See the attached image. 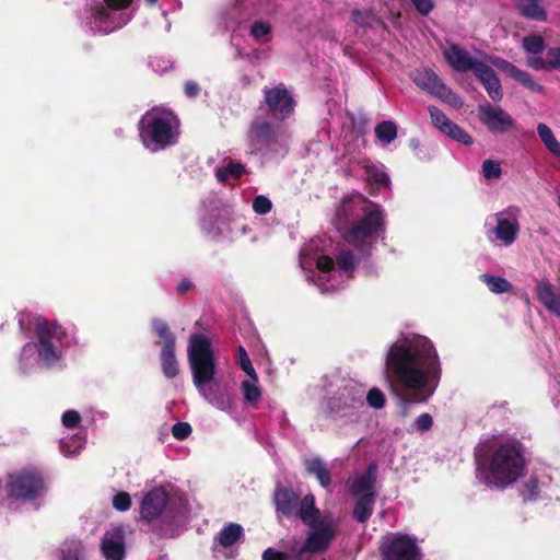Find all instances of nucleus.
Instances as JSON below:
<instances>
[{
  "mask_svg": "<svg viewBox=\"0 0 560 560\" xmlns=\"http://www.w3.org/2000/svg\"><path fill=\"white\" fill-rule=\"evenodd\" d=\"M375 493L362 494L354 504L352 516L359 523H366L371 517L375 503Z\"/></svg>",
  "mask_w": 560,
  "mask_h": 560,
  "instance_id": "nucleus-25",
  "label": "nucleus"
},
{
  "mask_svg": "<svg viewBox=\"0 0 560 560\" xmlns=\"http://www.w3.org/2000/svg\"><path fill=\"white\" fill-rule=\"evenodd\" d=\"M96 18H98L101 21L106 20L108 18V11L107 8L101 5L96 10Z\"/></svg>",
  "mask_w": 560,
  "mask_h": 560,
  "instance_id": "nucleus-62",
  "label": "nucleus"
},
{
  "mask_svg": "<svg viewBox=\"0 0 560 560\" xmlns=\"http://www.w3.org/2000/svg\"><path fill=\"white\" fill-rule=\"evenodd\" d=\"M377 478V465L375 463H371L365 471L358 476L352 485L351 492L354 495L364 494V493H375Z\"/></svg>",
  "mask_w": 560,
  "mask_h": 560,
  "instance_id": "nucleus-23",
  "label": "nucleus"
},
{
  "mask_svg": "<svg viewBox=\"0 0 560 560\" xmlns=\"http://www.w3.org/2000/svg\"><path fill=\"white\" fill-rule=\"evenodd\" d=\"M387 380L408 415L412 404H423L433 395L442 375L439 354L432 341L423 336L394 342L385 361Z\"/></svg>",
  "mask_w": 560,
  "mask_h": 560,
  "instance_id": "nucleus-1",
  "label": "nucleus"
},
{
  "mask_svg": "<svg viewBox=\"0 0 560 560\" xmlns=\"http://www.w3.org/2000/svg\"><path fill=\"white\" fill-rule=\"evenodd\" d=\"M179 120L171 110L154 107L138 125L142 144L150 151L164 150L177 142Z\"/></svg>",
  "mask_w": 560,
  "mask_h": 560,
  "instance_id": "nucleus-3",
  "label": "nucleus"
},
{
  "mask_svg": "<svg viewBox=\"0 0 560 560\" xmlns=\"http://www.w3.org/2000/svg\"><path fill=\"white\" fill-rule=\"evenodd\" d=\"M271 209H272V202L268 197H266L264 195H259L254 198L253 210L257 214H267L271 211Z\"/></svg>",
  "mask_w": 560,
  "mask_h": 560,
  "instance_id": "nucleus-47",
  "label": "nucleus"
},
{
  "mask_svg": "<svg viewBox=\"0 0 560 560\" xmlns=\"http://www.w3.org/2000/svg\"><path fill=\"white\" fill-rule=\"evenodd\" d=\"M374 20L375 15L371 10H354L352 12V21L361 27L371 26Z\"/></svg>",
  "mask_w": 560,
  "mask_h": 560,
  "instance_id": "nucleus-45",
  "label": "nucleus"
},
{
  "mask_svg": "<svg viewBox=\"0 0 560 560\" xmlns=\"http://www.w3.org/2000/svg\"><path fill=\"white\" fill-rule=\"evenodd\" d=\"M502 171L500 164L492 160H485L482 162V175L487 179H497L501 176Z\"/></svg>",
  "mask_w": 560,
  "mask_h": 560,
  "instance_id": "nucleus-46",
  "label": "nucleus"
},
{
  "mask_svg": "<svg viewBox=\"0 0 560 560\" xmlns=\"http://www.w3.org/2000/svg\"><path fill=\"white\" fill-rule=\"evenodd\" d=\"M447 63L457 72H466L471 70L474 73L482 61L474 58L470 54L458 44H451L443 52Z\"/></svg>",
  "mask_w": 560,
  "mask_h": 560,
  "instance_id": "nucleus-15",
  "label": "nucleus"
},
{
  "mask_svg": "<svg viewBox=\"0 0 560 560\" xmlns=\"http://www.w3.org/2000/svg\"><path fill=\"white\" fill-rule=\"evenodd\" d=\"M151 327L154 334L163 340L160 352L161 368L165 377L174 378L179 374L178 361L175 355L176 338L168 324L160 318H153Z\"/></svg>",
  "mask_w": 560,
  "mask_h": 560,
  "instance_id": "nucleus-9",
  "label": "nucleus"
},
{
  "mask_svg": "<svg viewBox=\"0 0 560 560\" xmlns=\"http://www.w3.org/2000/svg\"><path fill=\"white\" fill-rule=\"evenodd\" d=\"M382 560H419L420 549L416 539L406 534H392L380 546Z\"/></svg>",
  "mask_w": 560,
  "mask_h": 560,
  "instance_id": "nucleus-10",
  "label": "nucleus"
},
{
  "mask_svg": "<svg viewBox=\"0 0 560 560\" xmlns=\"http://www.w3.org/2000/svg\"><path fill=\"white\" fill-rule=\"evenodd\" d=\"M478 118L491 133H506L515 127V119L500 106L486 103L478 106Z\"/></svg>",
  "mask_w": 560,
  "mask_h": 560,
  "instance_id": "nucleus-12",
  "label": "nucleus"
},
{
  "mask_svg": "<svg viewBox=\"0 0 560 560\" xmlns=\"http://www.w3.org/2000/svg\"><path fill=\"white\" fill-rule=\"evenodd\" d=\"M488 60L491 63V66L504 72L510 78H513L514 73L517 70V67L515 65L511 63L510 61L503 58L490 56L488 57Z\"/></svg>",
  "mask_w": 560,
  "mask_h": 560,
  "instance_id": "nucleus-41",
  "label": "nucleus"
},
{
  "mask_svg": "<svg viewBox=\"0 0 560 560\" xmlns=\"http://www.w3.org/2000/svg\"><path fill=\"white\" fill-rule=\"evenodd\" d=\"M265 104L276 120H285L294 112L295 101L283 83L264 89Z\"/></svg>",
  "mask_w": 560,
  "mask_h": 560,
  "instance_id": "nucleus-11",
  "label": "nucleus"
},
{
  "mask_svg": "<svg viewBox=\"0 0 560 560\" xmlns=\"http://www.w3.org/2000/svg\"><path fill=\"white\" fill-rule=\"evenodd\" d=\"M244 536L243 527L237 523H229L225 525L215 537V541L224 547L229 548L233 546L237 540Z\"/></svg>",
  "mask_w": 560,
  "mask_h": 560,
  "instance_id": "nucleus-27",
  "label": "nucleus"
},
{
  "mask_svg": "<svg viewBox=\"0 0 560 560\" xmlns=\"http://www.w3.org/2000/svg\"><path fill=\"white\" fill-rule=\"evenodd\" d=\"M158 0H145L147 3L149 4H154Z\"/></svg>",
  "mask_w": 560,
  "mask_h": 560,
  "instance_id": "nucleus-63",
  "label": "nucleus"
},
{
  "mask_svg": "<svg viewBox=\"0 0 560 560\" xmlns=\"http://www.w3.org/2000/svg\"><path fill=\"white\" fill-rule=\"evenodd\" d=\"M244 173V164L236 161H230L225 167H220L217 170L215 176L220 183H226L230 178H241Z\"/></svg>",
  "mask_w": 560,
  "mask_h": 560,
  "instance_id": "nucleus-31",
  "label": "nucleus"
},
{
  "mask_svg": "<svg viewBox=\"0 0 560 560\" xmlns=\"http://www.w3.org/2000/svg\"><path fill=\"white\" fill-rule=\"evenodd\" d=\"M537 133L550 153L556 158H560V142L556 139L551 129L547 125L540 122L537 126Z\"/></svg>",
  "mask_w": 560,
  "mask_h": 560,
  "instance_id": "nucleus-30",
  "label": "nucleus"
},
{
  "mask_svg": "<svg viewBox=\"0 0 560 560\" xmlns=\"http://www.w3.org/2000/svg\"><path fill=\"white\" fill-rule=\"evenodd\" d=\"M374 180L380 186H387L390 183L389 176L384 172H377L374 174Z\"/></svg>",
  "mask_w": 560,
  "mask_h": 560,
  "instance_id": "nucleus-61",
  "label": "nucleus"
},
{
  "mask_svg": "<svg viewBox=\"0 0 560 560\" xmlns=\"http://www.w3.org/2000/svg\"><path fill=\"white\" fill-rule=\"evenodd\" d=\"M415 425L419 432H427L433 427V418L430 413L423 412L417 418Z\"/></svg>",
  "mask_w": 560,
  "mask_h": 560,
  "instance_id": "nucleus-52",
  "label": "nucleus"
},
{
  "mask_svg": "<svg viewBox=\"0 0 560 560\" xmlns=\"http://www.w3.org/2000/svg\"><path fill=\"white\" fill-rule=\"evenodd\" d=\"M365 399H366L369 406H371L375 409H382L386 404L385 395L377 387L371 388L368 392Z\"/></svg>",
  "mask_w": 560,
  "mask_h": 560,
  "instance_id": "nucleus-43",
  "label": "nucleus"
},
{
  "mask_svg": "<svg viewBox=\"0 0 560 560\" xmlns=\"http://www.w3.org/2000/svg\"><path fill=\"white\" fill-rule=\"evenodd\" d=\"M295 515L299 516L308 527L320 525L322 522L331 518L328 515L322 516L319 509H317L315 505V498L311 493L306 494L299 502V508Z\"/></svg>",
  "mask_w": 560,
  "mask_h": 560,
  "instance_id": "nucleus-21",
  "label": "nucleus"
},
{
  "mask_svg": "<svg viewBox=\"0 0 560 560\" xmlns=\"http://www.w3.org/2000/svg\"><path fill=\"white\" fill-rule=\"evenodd\" d=\"M184 92L188 97H196L200 92V86L195 81H186L184 84Z\"/></svg>",
  "mask_w": 560,
  "mask_h": 560,
  "instance_id": "nucleus-58",
  "label": "nucleus"
},
{
  "mask_svg": "<svg viewBox=\"0 0 560 560\" xmlns=\"http://www.w3.org/2000/svg\"><path fill=\"white\" fill-rule=\"evenodd\" d=\"M411 142H412V145H416V143H419V140H416V142H415V139H411Z\"/></svg>",
  "mask_w": 560,
  "mask_h": 560,
  "instance_id": "nucleus-64",
  "label": "nucleus"
},
{
  "mask_svg": "<svg viewBox=\"0 0 560 560\" xmlns=\"http://www.w3.org/2000/svg\"><path fill=\"white\" fill-rule=\"evenodd\" d=\"M8 494L21 501H33L46 491V483L40 471L36 469H22L9 475Z\"/></svg>",
  "mask_w": 560,
  "mask_h": 560,
  "instance_id": "nucleus-7",
  "label": "nucleus"
},
{
  "mask_svg": "<svg viewBox=\"0 0 560 560\" xmlns=\"http://www.w3.org/2000/svg\"><path fill=\"white\" fill-rule=\"evenodd\" d=\"M188 362L192 382L199 392L205 390L215 375V360L211 342L202 334H192L188 343Z\"/></svg>",
  "mask_w": 560,
  "mask_h": 560,
  "instance_id": "nucleus-4",
  "label": "nucleus"
},
{
  "mask_svg": "<svg viewBox=\"0 0 560 560\" xmlns=\"http://www.w3.org/2000/svg\"><path fill=\"white\" fill-rule=\"evenodd\" d=\"M336 260L329 256H322L317 260V268L323 272H329L335 268Z\"/></svg>",
  "mask_w": 560,
  "mask_h": 560,
  "instance_id": "nucleus-55",
  "label": "nucleus"
},
{
  "mask_svg": "<svg viewBox=\"0 0 560 560\" xmlns=\"http://www.w3.org/2000/svg\"><path fill=\"white\" fill-rule=\"evenodd\" d=\"M313 530L303 542L300 553L303 552H323L328 549L330 542L336 536L332 520L329 518L320 523V525L311 526Z\"/></svg>",
  "mask_w": 560,
  "mask_h": 560,
  "instance_id": "nucleus-14",
  "label": "nucleus"
},
{
  "mask_svg": "<svg viewBox=\"0 0 560 560\" xmlns=\"http://www.w3.org/2000/svg\"><path fill=\"white\" fill-rule=\"evenodd\" d=\"M417 12L423 16L434 9L433 0H410Z\"/></svg>",
  "mask_w": 560,
  "mask_h": 560,
  "instance_id": "nucleus-53",
  "label": "nucleus"
},
{
  "mask_svg": "<svg viewBox=\"0 0 560 560\" xmlns=\"http://www.w3.org/2000/svg\"><path fill=\"white\" fill-rule=\"evenodd\" d=\"M338 268L345 272L354 270V257L350 250H342L336 257Z\"/></svg>",
  "mask_w": 560,
  "mask_h": 560,
  "instance_id": "nucleus-42",
  "label": "nucleus"
},
{
  "mask_svg": "<svg viewBox=\"0 0 560 560\" xmlns=\"http://www.w3.org/2000/svg\"><path fill=\"white\" fill-rule=\"evenodd\" d=\"M38 358L47 365H52L59 359L57 347L54 342L46 345H35Z\"/></svg>",
  "mask_w": 560,
  "mask_h": 560,
  "instance_id": "nucleus-35",
  "label": "nucleus"
},
{
  "mask_svg": "<svg viewBox=\"0 0 560 560\" xmlns=\"http://www.w3.org/2000/svg\"><path fill=\"white\" fill-rule=\"evenodd\" d=\"M523 494L526 495V499L529 501H534L537 499L539 494V481L537 478H529L524 485Z\"/></svg>",
  "mask_w": 560,
  "mask_h": 560,
  "instance_id": "nucleus-49",
  "label": "nucleus"
},
{
  "mask_svg": "<svg viewBox=\"0 0 560 560\" xmlns=\"http://www.w3.org/2000/svg\"><path fill=\"white\" fill-rule=\"evenodd\" d=\"M106 7L112 10H124L128 8L132 0H104Z\"/></svg>",
  "mask_w": 560,
  "mask_h": 560,
  "instance_id": "nucleus-59",
  "label": "nucleus"
},
{
  "mask_svg": "<svg viewBox=\"0 0 560 560\" xmlns=\"http://www.w3.org/2000/svg\"><path fill=\"white\" fill-rule=\"evenodd\" d=\"M512 79H514L515 81H517L524 88L530 90L532 92L540 93L544 90V86L537 83L530 73L520 68H517Z\"/></svg>",
  "mask_w": 560,
  "mask_h": 560,
  "instance_id": "nucleus-36",
  "label": "nucleus"
},
{
  "mask_svg": "<svg viewBox=\"0 0 560 560\" xmlns=\"http://www.w3.org/2000/svg\"><path fill=\"white\" fill-rule=\"evenodd\" d=\"M523 47L526 51L537 55L544 50L545 42L540 35H528L523 38Z\"/></svg>",
  "mask_w": 560,
  "mask_h": 560,
  "instance_id": "nucleus-38",
  "label": "nucleus"
},
{
  "mask_svg": "<svg viewBox=\"0 0 560 560\" xmlns=\"http://www.w3.org/2000/svg\"><path fill=\"white\" fill-rule=\"evenodd\" d=\"M528 66L536 70H553L550 65V57L542 59L541 57L532 58L528 60Z\"/></svg>",
  "mask_w": 560,
  "mask_h": 560,
  "instance_id": "nucleus-54",
  "label": "nucleus"
},
{
  "mask_svg": "<svg viewBox=\"0 0 560 560\" xmlns=\"http://www.w3.org/2000/svg\"><path fill=\"white\" fill-rule=\"evenodd\" d=\"M376 138L383 144H389L397 138V125L392 120H383L375 126L374 129Z\"/></svg>",
  "mask_w": 560,
  "mask_h": 560,
  "instance_id": "nucleus-29",
  "label": "nucleus"
},
{
  "mask_svg": "<svg viewBox=\"0 0 560 560\" xmlns=\"http://www.w3.org/2000/svg\"><path fill=\"white\" fill-rule=\"evenodd\" d=\"M541 1L542 0H521L515 7L523 18L544 22L547 20V12L540 4Z\"/></svg>",
  "mask_w": 560,
  "mask_h": 560,
  "instance_id": "nucleus-24",
  "label": "nucleus"
},
{
  "mask_svg": "<svg viewBox=\"0 0 560 560\" xmlns=\"http://www.w3.org/2000/svg\"><path fill=\"white\" fill-rule=\"evenodd\" d=\"M168 495L162 488L148 492L141 502V517L148 522L158 518L166 506Z\"/></svg>",
  "mask_w": 560,
  "mask_h": 560,
  "instance_id": "nucleus-17",
  "label": "nucleus"
},
{
  "mask_svg": "<svg viewBox=\"0 0 560 560\" xmlns=\"http://www.w3.org/2000/svg\"><path fill=\"white\" fill-rule=\"evenodd\" d=\"M494 233L498 240L505 245H511L517 237L518 224L508 219H499Z\"/></svg>",
  "mask_w": 560,
  "mask_h": 560,
  "instance_id": "nucleus-28",
  "label": "nucleus"
},
{
  "mask_svg": "<svg viewBox=\"0 0 560 560\" xmlns=\"http://www.w3.org/2000/svg\"><path fill=\"white\" fill-rule=\"evenodd\" d=\"M442 132L448 136L451 139L465 145L472 144L474 142L472 137L453 121L446 125V128Z\"/></svg>",
  "mask_w": 560,
  "mask_h": 560,
  "instance_id": "nucleus-33",
  "label": "nucleus"
},
{
  "mask_svg": "<svg viewBox=\"0 0 560 560\" xmlns=\"http://www.w3.org/2000/svg\"><path fill=\"white\" fill-rule=\"evenodd\" d=\"M242 389L244 398L250 404H256L261 397L260 388L249 381L242 382Z\"/></svg>",
  "mask_w": 560,
  "mask_h": 560,
  "instance_id": "nucleus-44",
  "label": "nucleus"
},
{
  "mask_svg": "<svg viewBox=\"0 0 560 560\" xmlns=\"http://www.w3.org/2000/svg\"><path fill=\"white\" fill-rule=\"evenodd\" d=\"M102 551L107 560H124L126 547L122 526H116L105 533L102 539Z\"/></svg>",
  "mask_w": 560,
  "mask_h": 560,
  "instance_id": "nucleus-16",
  "label": "nucleus"
},
{
  "mask_svg": "<svg viewBox=\"0 0 560 560\" xmlns=\"http://www.w3.org/2000/svg\"><path fill=\"white\" fill-rule=\"evenodd\" d=\"M194 287V283L190 279L188 278H185L183 280H180V282L177 284V293L178 294H185L186 292H188L191 288Z\"/></svg>",
  "mask_w": 560,
  "mask_h": 560,
  "instance_id": "nucleus-60",
  "label": "nucleus"
},
{
  "mask_svg": "<svg viewBox=\"0 0 560 560\" xmlns=\"http://www.w3.org/2000/svg\"><path fill=\"white\" fill-rule=\"evenodd\" d=\"M304 465L307 474L315 476L323 488H328L330 486V472L319 457L306 459Z\"/></svg>",
  "mask_w": 560,
  "mask_h": 560,
  "instance_id": "nucleus-26",
  "label": "nucleus"
},
{
  "mask_svg": "<svg viewBox=\"0 0 560 560\" xmlns=\"http://www.w3.org/2000/svg\"><path fill=\"white\" fill-rule=\"evenodd\" d=\"M288 553L268 548L262 553V560H288Z\"/></svg>",
  "mask_w": 560,
  "mask_h": 560,
  "instance_id": "nucleus-56",
  "label": "nucleus"
},
{
  "mask_svg": "<svg viewBox=\"0 0 560 560\" xmlns=\"http://www.w3.org/2000/svg\"><path fill=\"white\" fill-rule=\"evenodd\" d=\"M432 124L440 129V131H443L446 128V125L452 122L451 119L446 117V115L436 106H429L428 107Z\"/></svg>",
  "mask_w": 560,
  "mask_h": 560,
  "instance_id": "nucleus-40",
  "label": "nucleus"
},
{
  "mask_svg": "<svg viewBox=\"0 0 560 560\" xmlns=\"http://www.w3.org/2000/svg\"><path fill=\"white\" fill-rule=\"evenodd\" d=\"M477 477L487 487L506 489L526 468L525 448L518 440L487 442L475 450Z\"/></svg>",
  "mask_w": 560,
  "mask_h": 560,
  "instance_id": "nucleus-2",
  "label": "nucleus"
},
{
  "mask_svg": "<svg viewBox=\"0 0 560 560\" xmlns=\"http://www.w3.org/2000/svg\"><path fill=\"white\" fill-rule=\"evenodd\" d=\"M270 33L271 25L265 21H255L249 31V35L261 44L270 40Z\"/></svg>",
  "mask_w": 560,
  "mask_h": 560,
  "instance_id": "nucleus-34",
  "label": "nucleus"
},
{
  "mask_svg": "<svg viewBox=\"0 0 560 560\" xmlns=\"http://www.w3.org/2000/svg\"><path fill=\"white\" fill-rule=\"evenodd\" d=\"M237 352H238V358H240V361H238V364H240V368L249 376L252 377L253 380L257 381V374L255 372V369L252 364V361L245 350V348L243 346H240L238 349H237Z\"/></svg>",
  "mask_w": 560,
  "mask_h": 560,
  "instance_id": "nucleus-39",
  "label": "nucleus"
},
{
  "mask_svg": "<svg viewBox=\"0 0 560 560\" xmlns=\"http://www.w3.org/2000/svg\"><path fill=\"white\" fill-rule=\"evenodd\" d=\"M279 129L271 121L255 118L248 129L247 140L255 150L269 148L278 142Z\"/></svg>",
  "mask_w": 560,
  "mask_h": 560,
  "instance_id": "nucleus-13",
  "label": "nucleus"
},
{
  "mask_svg": "<svg viewBox=\"0 0 560 560\" xmlns=\"http://www.w3.org/2000/svg\"><path fill=\"white\" fill-rule=\"evenodd\" d=\"M273 501L277 513L285 517H291L295 515L298 511L300 497L291 488L278 487L273 493Z\"/></svg>",
  "mask_w": 560,
  "mask_h": 560,
  "instance_id": "nucleus-19",
  "label": "nucleus"
},
{
  "mask_svg": "<svg viewBox=\"0 0 560 560\" xmlns=\"http://www.w3.org/2000/svg\"><path fill=\"white\" fill-rule=\"evenodd\" d=\"M547 57H550L552 69L560 71V47H551L547 50Z\"/></svg>",
  "mask_w": 560,
  "mask_h": 560,
  "instance_id": "nucleus-57",
  "label": "nucleus"
},
{
  "mask_svg": "<svg viewBox=\"0 0 560 560\" xmlns=\"http://www.w3.org/2000/svg\"><path fill=\"white\" fill-rule=\"evenodd\" d=\"M481 280L487 284L488 289L495 294L510 292L513 289V285L510 281H508L503 277L491 276V275H481Z\"/></svg>",
  "mask_w": 560,
  "mask_h": 560,
  "instance_id": "nucleus-32",
  "label": "nucleus"
},
{
  "mask_svg": "<svg viewBox=\"0 0 560 560\" xmlns=\"http://www.w3.org/2000/svg\"><path fill=\"white\" fill-rule=\"evenodd\" d=\"M385 231V215L378 205L363 209V217L353 223L345 234L348 244L362 253L369 252L372 243Z\"/></svg>",
  "mask_w": 560,
  "mask_h": 560,
  "instance_id": "nucleus-5",
  "label": "nucleus"
},
{
  "mask_svg": "<svg viewBox=\"0 0 560 560\" xmlns=\"http://www.w3.org/2000/svg\"><path fill=\"white\" fill-rule=\"evenodd\" d=\"M61 421L66 428L74 429L80 424L81 416L75 410H67L63 412Z\"/></svg>",
  "mask_w": 560,
  "mask_h": 560,
  "instance_id": "nucleus-51",
  "label": "nucleus"
},
{
  "mask_svg": "<svg viewBox=\"0 0 560 560\" xmlns=\"http://www.w3.org/2000/svg\"><path fill=\"white\" fill-rule=\"evenodd\" d=\"M410 78L418 88L438 97L442 102L453 107H460L463 105L460 97L453 92L432 69H418L411 73Z\"/></svg>",
  "mask_w": 560,
  "mask_h": 560,
  "instance_id": "nucleus-8",
  "label": "nucleus"
},
{
  "mask_svg": "<svg viewBox=\"0 0 560 560\" xmlns=\"http://www.w3.org/2000/svg\"><path fill=\"white\" fill-rule=\"evenodd\" d=\"M34 331L36 337L35 345L50 343L54 339L61 340L66 335L60 325L49 322L44 317L37 319Z\"/></svg>",
  "mask_w": 560,
  "mask_h": 560,
  "instance_id": "nucleus-22",
  "label": "nucleus"
},
{
  "mask_svg": "<svg viewBox=\"0 0 560 560\" xmlns=\"http://www.w3.org/2000/svg\"><path fill=\"white\" fill-rule=\"evenodd\" d=\"M113 506L117 511L125 512L131 506V498L128 492L120 491L113 498Z\"/></svg>",
  "mask_w": 560,
  "mask_h": 560,
  "instance_id": "nucleus-48",
  "label": "nucleus"
},
{
  "mask_svg": "<svg viewBox=\"0 0 560 560\" xmlns=\"http://www.w3.org/2000/svg\"><path fill=\"white\" fill-rule=\"evenodd\" d=\"M205 398L220 410L228 411L232 407L231 398L223 393L207 394L206 389L200 392Z\"/></svg>",
  "mask_w": 560,
  "mask_h": 560,
  "instance_id": "nucleus-37",
  "label": "nucleus"
},
{
  "mask_svg": "<svg viewBox=\"0 0 560 560\" xmlns=\"http://www.w3.org/2000/svg\"><path fill=\"white\" fill-rule=\"evenodd\" d=\"M191 425L188 422H176L172 428V434L176 440H185L191 434Z\"/></svg>",
  "mask_w": 560,
  "mask_h": 560,
  "instance_id": "nucleus-50",
  "label": "nucleus"
},
{
  "mask_svg": "<svg viewBox=\"0 0 560 560\" xmlns=\"http://www.w3.org/2000/svg\"><path fill=\"white\" fill-rule=\"evenodd\" d=\"M364 408V392L361 387L345 386L327 401L329 415L354 423L359 421L360 410Z\"/></svg>",
  "mask_w": 560,
  "mask_h": 560,
  "instance_id": "nucleus-6",
  "label": "nucleus"
},
{
  "mask_svg": "<svg viewBox=\"0 0 560 560\" xmlns=\"http://www.w3.org/2000/svg\"><path fill=\"white\" fill-rule=\"evenodd\" d=\"M474 74L480 81L492 101L500 102L503 98L501 82L492 67L482 62Z\"/></svg>",
  "mask_w": 560,
  "mask_h": 560,
  "instance_id": "nucleus-18",
  "label": "nucleus"
},
{
  "mask_svg": "<svg viewBox=\"0 0 560 560\" xmlns=\"http://www.w3.org/2000/svg\"><path fill=\"white\" fill-rule=\"evenodd\" d=\"M536 294L538 302L549 313L560 316V289L555 288L549 281H539L536 285Z\"/></svg>",
  "mask_w": 560,
  "mask_h": 560,
  "instance_id": "nucleus-20",
  "label": "nucleus"
}]
</instances>
